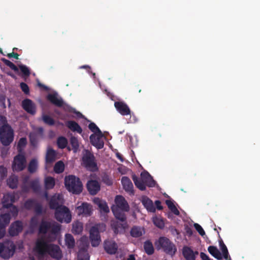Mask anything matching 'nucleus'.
<instances>
[{"label":"nucleus","mask_w":260,"mask_h":260,"mask_svg":"<svg viewBox=\"0 0 260 260\" xmlns=\"http://www.w3.org/2000/svg\"><path fill=\"white\" fill-rule=\"evenodd\" d=\"M47 99L52 104L57 107H61L63 105V100L61 98H58V95L56 93L49 94L47 96Z\"/></svg>","instance_id":"nucleus-25"},{"label":"nucleus","mask_w":260,"mask_h":260,"mask_svg":"<svg viewBox=\"0 0 260 260\" xmlns=\"http://www.w3.org/2000/svg\"><path fill=\"white\" fill-rule=\"evenodd\" d=\"M106 226L104 223H96L91 227L89 230V239L92 247L99 245L101 239L100 233L106 231Z\"/></svg>","instance_id":"nucleus-5"},{"label":"nucleus","mask_w":260,"mask_h":260,"mask_svg":"<svg viewBox=\"0 0 260 260\" xmlns=\"http://www.w3.org/2000/svg\"><path fill=\"white\" fill-rule=\"evenodd\" d=\"M166 204L168 206L169 209L176 215H179L180 212L177 209L173 202L171 200H167L166 201Z\"/></svg>","instance_id":"nucleus-42"},{"label":"nucleus","mask_w":260,"mask_h":260,"mask_svg":"<svg viewBox=\"0 0 260 260\" xmlns=\"http://www.w3.org/2000/svg\"><path fill=\"white\" fill-rule=\"evenodd\" d=\"M102 181L105 184L108 186L111 185L113 184L112 179L107 174H105L102 177Z\"/></svg>","instance_id":"nucleus-52"},{"label":"nucleus","mask_w":260,"mask_h":260,"mask_svg":"<svg viewBox=\"0 0 260 260\" xmlns=\"http://www.w3.org/2000/svg\"><path fill=\"white\" fill-rule=\"evenodd\" d=\"M19 67L21 72L25 76L28 77L30 75V71L26 66L21 64Z\"/></svg>","instance_id":"nucleus-50"},{"label":"nucleus","mask_w":260,"mask_h":260,"mask_svg":"<svg viewBox=\"0 0 260 260\" xmlns=\"http://www.w3.org/2000/svg\"><path fill=\"white\" fill-rule=\"evenodd\" d=\"M61 200V196L60 194H55L51 198L49 203L50 208L55 210L56 216L58 218H59V214L60 213L59 210L63 206L61 205L62 203Z\"/></svg>","instance_id":"nucleus-13"},{"label":"nucleus","mask_w":260,"mask_h":260,"mask_svg":"<svg viewBox=\"0 0 260 260\" xmlns=\"http://www.w3.org/2000/svg\"><path fill=\"white\" fill-rule=\"evenodd\" d=\"M7 56L9 58L14 57V58L18 59L19 55L17 53L12 52L8 53Z\"/></svg>","instance_id":"nucleus-59"},{"label":"nucleus","mask_w":260,"mask_h":260,"mask_svg":"<svg viewBox=\"0 0 260 260\" xmlns=\"http://www.w3.org/2000/svg\"><path fill=\"white\" fill-rule=\"evenodd\" d=\"M144 249L148 255L152 254L154 251L153 244L150 240H147L144 243Z\"/></svg>","instance_id":"nucleus-37"},{"label":"nucleus","mask_w":260,"mask_h":260,"mask_svg":"<svg viewBox=\"0 0 260 260\" xmlns=\"http://www.w3.org/2000/svg\"><path fill=\"white\" fill-rule=\"evenodd\" d=\"M38 224V219L36 217H32L30 219V225L32 226H36Z\"/></svg>","instance_id":"nucleus-58"},{"label":"nucleus","mask_w":260,"mask_h":260,"mask_svg":"<svg viewBox=\"0 0 260 260\" xmlns=\"http://www.w3.org/2000/svg\"><path fill=\"white\" fill-rule=\"evenodd\" d=\"M86 187L89 194L91 195H95L101 189L100 183L95 180H88L86 184Z\"/></svg>","instance_id":"nucleus-16"},{"label":"nucleus","mask_w":260,"mask_h":260,"mask_svg":"<svg viewBox=\"0 0 260 260\" xmlns=\"http://www.w3.org/2000/svg\"><path fill=\"white\" fill-rule=\"evenodd\" d=\"M88 127L91 132L94 133L95 134H98L101 136H103L102 132L94 123L91 122L89 123Z\"/></svg>","instance_id":"nucleus-46"},{"label":"nucleus","mask_w":260,"mask_h":260,"mask_svg":"<svg viewBox=\"0 0 260 260\" xmlns=\"http://www.w3.org/2000/svg\"><path fill=\"white\" fill-rule=\"evenodd\" d=\"M7 175V169L4 166H0V177L3 179Z\"/></svg>","instance_id":"nucleus-56"},{"label":"nucleus","mask_w":260,"mask_h":260,"mask_svg":"<svg viewBox=\"0 0 260 260\" xmlns=\"http://www.w3.org/2000/svg\"><path fill=\"white\" fill-rule=\"evenodd\" d=\"M155 204L156 205V207L157 209L159 210L162 209V206L161 205V202L159 200H157L155 202Z\"/></svg>","instance_id":"nucleus-63"},{"label":"nucleus","mask_w":260,"mask_h":260,"mask_svg":"<svg viewBox=\"0 0 260 260\" xmlns=\"http://www.w3.org/2000/svg\"><path fill=\"white\" fill-rule=\"evenodd\" d=\"M93 202L98 206L101 211L104 213L109 212V207L105 201L101 200L99 198H96L94 199Z\"/></svg>","instance_id":"nucleus-28"},{"label":"nucleus","mask_w":260,"mask_h":260,"mask_svg":"<svg viewBox=\"0 0 260 260\" xmlns=\"http://www.w3.org/2000/svg\"><path fill=\"white\" fill-rule=\"evenodd\" d=\"M219 246L222 252L228 250L226 246L223 243L222 239H220L219 241Z\"/></svg>","instance_id":"nucleus-57"},{"label":"nucleus","mask_w":260,"mask_h":260,"mask_svg":"<svg viewBox=\"0 0 260 260\" xmlns=\"http://www.w3.org/2000/svg\"><path fill=\"white\" fill-rule=\"evenodd\" d=\"M18 182V178L15 176L10 177L7 180L8 186L12 189H15L17 187Z\"/></svg>","instance_id":"nucleus-41"},{"label":"nucleus","mask_w":260,"mask_h":260,"mask_svg":"<svg viewBox=\"0 0 260 260\" xmlns=\"http://www.w3.org/2000/svg\"><path fill=\"white\" fill-rule=\"evenodd\" d=\"M185 231L186 234L189 236H191L193 234L192 229L189 227L187 226L185 228Z\"/></svg>","instance_id":"nucleus-64"},{"label":"nucleus","mask_w":260,"mask_h":260,"mask_svg":"<svg viewBox=\"0 0 260 260\" xmlns=\"http://www.w3.org/2000/svg\"><path fill=\"white\" fill-rule=\"evenodd\" d=\"M27 144V140L26 138H21L19 139L17 148V150L19 152L22 151V150L25 147Z\"/></svg>","instance_id":"nucleus-47"},{"label":"nucleus","mask_w":260,"mask_h":260,"mask_svg":"<svg viewBox=\"0 0 260 260\" xmlns=\"http://www.w3.org/2000/svg\"><path fill=\"white\" fill-rule=\"evenodd\" d=\"M38 168V161L37 159L32 158L29 162L27 170L31 174L35 173Z\"/></svg>","instance_id":"nucleus-35"},{"label":"nucleus","mask_w":260,"mask_h":260,"mask_svg":"<svg viewBox=\"0 0 260 260\" xmlns=\"http://www.w3.org/2000/svg\"><path fill=\"white\" fill-rule=\"evenodd\" d=\"M144 234V229L138 226H134L130 231L131 236L134 238H139Z\"/></svg>","instance_id":"nucleus-30"},{"label":"nucleus","mask_w":260,"mask_h":260,"mask_svg":"<svg viewBox=\"0 0 260 260\" xmlns=\"http://www.w3.org/2000/svg\"><path fill=\"white\" fill-rule=\"evenodd\" d=\"M182 254L186 260H195V254H198V252L194 253L191 248L188 246H184L182 249Z\"/></svg>","instance_id":"nucleus-26"},{"label":"nucleus","mask_w":260,"mask_h":260,"mask_svg":"<svg viewBox=\"0 0 260 260\" xmlns=\"http://www.w3.org/2000/svg\"><path fill=\"white\" fill-rule=\"evenodd\" d=\"M200 256L202 260H211L208 255L204 252H201Z\"/></svg>","instance_id":"nucleus-60"},{"label":"nucleus","mask_w":260,"mask_h":260,"mask_svg":"<svg viewBox=\"0 0 260 260\" xmlns=\"http://www.w3.org/2000/svg\"><path fill=\"white\" fill-rule=\"evenodd\" d=\"M142 203L148 211L151 212L155 211V207L153 205L152 201L148 197H143L142 199Z\"/></svg>","instance_id":"nucleus-27"},{"label":"nucleus","mask_w":260,"mask_h":260,"mask_svg":"<svg viewBox=\"0 0 260 260\" xmlns=\"http://www.w3.org/2000/svg\"><path fill=\"white\" fill-rule=\"evenodd\" d=\"M10 206H12V207H13L12 212H13L14 214L17 215L18 213V209H17V207H15V206H13L12 203H11L10 204H8L6 207H9Z\"/></svg>","instance_id":"nucleus-62"},{"label":"nucleus","mask_w":260,"mask_h":260,"mask_svg":"<svg viewBox=\"0 0 260 260\" xmlns=\"http://www.w3.org/2000/svg\"><path fill=\"white\" fill-rule=\"evenodd\" d=\"M68 142L66 138L63 136L59 137L57 140V145L59 148L64 149L68 145Z\"/></svg>","instance_id":"nucleus-40"},{"label":"nucleus","mask_w":260,"mask_h":260,"mask_svg":"<svg viewBox=\"0 0 260 260\" xmlns=\"http://www.w3.org/2000/svg\"><path fill=\"white\" fill-rule=\"evenodd\" d=\"M83 231L82 223L77 222L73 224L72 233L75 235H79L82 233Z\"/></svg>","instance_id":"nucleus-39"},{"label":"nucleus","mask_w":260,"mask_h":260,"mask_svg":"<svg viewBox=\"0 0 260 260\" xmlns=\"http://www.w3.org/2000/svg\"><path fill=\"white\" fill-rule=\"evenodd\" d=\"M76 211L79 215L89 216L92 213L91 206L87 203H82L81 205L76 208Z\"/></svg>","instance_id":"nucleus-18"},{"label":"nucleus","mask_w":260,"mask_h":260,"mask_svg":"<svg viewBox=\"0 0 260 260\" xmlns=\"http://www.w3.org/2000/svg\"><path fill=\"white\" fill-rule=\"evenodd\" d=\"M65 244L69 249H73L75 245V241L73 236L71 234L65 235Z\"/></svg>","instance_id":"nucleus-33"},{"label":"nucleus","mask_w":260,"mask_h":260,"mask_svg":"<svg viewBox=\"0 0 260 260\" xmlns=\"http://www.w3.org/2000/svg\"><path fill=\"white\" fill-rule=\"evenodd\" d=\"M64 170V165L61 160L57 161L54 166V171L56 173H61L63 172Z\"/></svg>","instance_id":"nucleus-43"},{"label":"nucleus","mask_w":260,"mask_h":260,"mask_svg":"<svg viewBox=\"0 0 260 260\" xmlns=\"http://www.w3.org/2000/svg\"><path fill=\"white\" fill-rule=\"evenodd\" d=\"M20 87L22 90V91L25 94H28L29 93V88L28 86L24 82H21L20 84Z\"/></svg>","instance_id":"nucleus-54"},{"label":"nucleus","mask_w":260,"mask_h":260,"mask_svg":"<svg viewBox=\"0 0 260 260\" xmlns=\"http://www.w3.org/2000/svg\"><path fill=\"white\" fill-rule=\"evenodd\" d=\"M37 203V201L33 199H28L24 203V207L27 210H30L34 208Z\"/></svg>","instance_id":"nucleus-49"},{"label":"nucleus","mask_w":260,"mask_h":260,"mask_svg":"<svg viewBox=\"0 0 260 260\" xmlns=\"http://www.w3.org/2000/svg\"><path fill=\"white\" fill-rule=\"evenodd\" d=\"M66 126L72 131L77 132L81 134L82 133V129L78 123L73 120H69L66 122Z\"/></svg>","instance_id":"nucleus-29"},{"label":"nucleus","mask_w":260,"mask_h":260,"mask_svg":"<svg viewBox=\"0 0 260 260\" xmlns=\"http://www.w3.org/2000/svg\"><path fill=\"white\" fill-rule=\"evenodd\" d=\"M208 250L210 254L216 259L220 260L222 258L220 252L216 246H210L208 248Z\"/></svg>","instance_id":"nucleus-32"},{"label":"nucleus","mask_w":260,"mask_h":260,"mask_svg":"<svg viewBox=\"0 0 260 260\" xmlns=\"http://www.w3.org/2000/svg\"><path fill=\"white\" fill-rule=\"evenodd\" d=\"M60 213L59 214V218L56 216V211L54 213V217L55 219L60 222L70 223L72 220V215L69 209L66 206L61 207L59 210Z\"/></svg>","instance_id":"nucleus-12"},{"label":"nucleus","mask_w":260,"mask_h":260,"mask_svg":"<svg viewBox=\"0 0 260 260\" xmlns=\"http://www.w3.org/2000/svg\"><path fill=\"white\" fill-rule=\"evenodd\" d=\"M30 143L31 146H37L38 142V135L35 133H31L29 135Z\"/></svg>","instance_id":"nucleus-44"},{"label":"nucleus","mask_w":260,"mask_h":260,"mask_svg":"<svg viewBox=\"0 0 260 260\" xmlns=\"http://www.w3.org/2000/svg\"><path fill=\"white\" fill-rule=\"evenodd\" d=\"M14 140V131L10 125H4L0 128V142L3 145L9 146Z\"/></svg>","instance_id":"nucleus-8"},{"label":"nucleus","mask_w":260,"mask_h":260,"mask_svg":"<svg viewBox=\"0 0 260 260\" xmlns=\"http://www.w3.org/2000/svg\"><path fill=\"white\" fill-rule=\"evenodd\" d=\"M83 162L85 167L88 170L94 171L98 169L95 157L93 154L87 151L82 157Z\"/></svg>","instance_id":"nucleus-10"},{"label":"nucleus","mask_w":260,"mask_h":260,"mask_svg":"<svg viewBox=\"0 0 260 260\" xmlns=\"http://www.w3.org/2000/svg\"><path fill=\"white\" fill-rule=\"evenodd\" d=\"M114 106L117 111L122 115H128L131 114L129 107L123 102H115Z\"/></svg>","instance_id":"nucleus-21"},{"label":"nucleus","mask_w":260,"mask_h":260,"mask_svg":"<svg viewBox=\"0 0 260 260\" xmlns=\"http://www.w3.org/2000/svg\"><path fill=\"white\" fill-rule=\"evenodd\" d=\"M104 248L107 253L112 255L116 253L118 250V245L113 240H106L104 243Z\"/></svg>","instance_id":"nucleus-17"},{"label":"nucleus","mask_w":260,"mask_h":260,"mask_svg":"<svg viewBox=\"0 0 260 260\" xmlns=\"http://www.w3.org/2000/svg\"><path fill=\"white\" fill-rule=\"evenodd\" d=\"M140 176L141 178H139L135 174L132 175V179L136 186L140 190H145L146 186L149 187L155 186L156 182L148 172H142Z\"/></svg>","instance_id":"nucleus-3"},{"label":"nucleus","mask_w":260,"mask_h":260,"mask_svg":"<svg viewBox=\"0 0 260 260\" xmlns=\"http://www.w3.org/2000/svg\"><path fill=\"white\" fill-rule=\"evenodd\" d=\"M103 137L98 134L91 135L89 137L91 144L98 149L103 148L104 146V142L102 139Z\"/></svg>","instance_id":"nucleus-20"},{"label":"nucleus","mask_w":260,"mask_h":260,"mask_svg":"<svg viewBox=\"0 0 260 260\" xmlns=\"http://www.w3.org/2000/svg\"><path fill=\"white\" fill-rule=\"evenodd\" d=\"M88 243L85 242L83 247L79 248L78 252V260H89V255L88 253Z\"/></svg>","instance_id":"nucleus-22"},{"label":"nucleus","mask_w":260,"mask_h":260,"mask_svg":"<svg viewBox=\"0 0 260 260\" xmlns=\"http://www.w3.org/2000/svg\"><path fill=\"white\" fill-rule=\"evenodd\" d=\"M34 208L35 212L37 215H41L43 212V207L41 204L37 202Z\"/></svg>","instance_id":"nucleus-53"},{"label":"nucleus","mask_w":260,"mask_h":260,"mask_svg":"<svg viewBox=\"0 0 260 260\" xmlns=\"http://www.w3.org/2000/svg\"><path fill=\"white\" fill-rule=\"evenodd\" d=\"M15 249V245L12 242L0 243V256L8 259L13 255Z\"/></svg>","instance_id":"nucleus-9"},{"label":"nucleus","mask_w":260,"mask_h":260,"mask_svg":"<svg viewBox=\"0 0 260 260\" xmlns=\"http://www.w3.org/2000/svg\"><path fill=\"white\" fill-rule=\"evenodd\" d=\"M70 144L72 147V149L74 153H76L79 150V142L77 138L72 136L70 139Z\"/></svg>","instance_id":"nucleus-38"},{"label":"nucleus","mask_w":260,"mask_h":260,"mask_svg":"<svg viewBox=\"0 0 260 260\" xmlns=\"http://www.w3.org/2000/svg\"><path fill=\"white\" fill-rule=\"evenodd\" d=\"M153 223L157 227L160 229H163L165 226L163 220L157 217L153 219Z\"/></svg>","instance_id":"nucleus-51"},{"label":"nucleus","mask_w":260,"mask_h":260,"mask_svg":"<svg viewBox=\"0 0 260 260\" xmlns=\"http://www.w3.org/2000/svg\"><path fill=\"white\" fill-rule=\"evenodd\" d=\"M30 187L35 193H39L41 191V186L39 179L36 178L29 182Z\"/></svg>","instance_id":"nucleus-36"},{"label":"nucleus","mask_w":260,"mask_h":260,"mask_svg":"<svg viewBox=\"0 0 260 260\" xmlns=\"http://www.w3.org/2000/svg\"><path fill=\"white\" fill-rule=\"evenodd\" d=\"M115 205L111 207V210L115 217L123 222L126 220L125 212L129 210V206L125 198L122 196H116L115 199Z\"/></svg>","instance_id":"nucleus-2"},{"label":"nucleus","mask_w":260,"mask_h":260,"mask_svg":"<svg viewBox=\"0 0 260 260\" xmlns=\"http://www.w3.org/2000/svg\"><path fill=\"white\" fill-rule=\"evenodd\" d=\"M26 160L23 154H18L14 158L12 163V169L14 171L20 172L26 167Z\"/></svg>","instance_id":"nucleus-11"},{"label":"nucleus","mask_w":260,"mask_h":260,"mask_svg":"<svg viewBox=\"0 0 260 260\" xmlns=\"http://www.w3.org/2000/svg\"><path fill=\"white\" fill-rule=\"evenodd\" d=\"M56 159V152L52 148H49L47 150L45 160L47 164H52Z\"/></svg>","instance_id":"nucleus-31"},{"label":"nucleus","mask_w":260,"mask_h":260,"mask_svg":"<svg viewBox=\"0 0 260 260\" xmlns=\"http://www.w3.org/2000/svg\"><path fill=\"white\" fill-rule=\"evenodd\" d=\"M23 230L22 222L20 220H16L11 223L9 229V234L12 236H17Z\"/></svg>","instance_id":"nucleus-15"},{"label":"nucleus","mask_w":260,"mask_h":260,"mask_svg":"<svg viewBox=\"0 0 260 260\" xmlns=\"http://www.w3.org/2000/svg\"><path fill=\"white\" fill-rule=\"evenodd\" d=\"M23 109L28 113L34 114L36 113L35 107L31 100L26 99L22 102Z\"/></svg>","instance_id":"nucleus-24"},{"label":"nucleus","mask_w":260,"mask_h":260,"mask_svg":"<svg viewBox=\"0 0 260 260\" xmlns=\"http://www.w3.org/2000/svg\"><path fill=\"white\" fill-rule=\"evenodd\" d=\"M194 227L200 235L203 236L205 235L204 230L199 224L197 223H194Z\"/></svg>","instance_id":"nucleus-55"},{"label":"nucleus","mask_w":260,"mask_h":260,"mask_svg":"<svg viewBox=\"0 0 260 260\" xmlns=\"http://www.w3.org/2000/svg\"><path fill=\"white\" fill-rule=\"evenodd\" d=\"M222 252V254H223V257H224V258L225 260H231V258L229 254L228 250L225 251H223Z\"/></svg>","instance_id":"nucleus-61"},{"label":"nucleus","mask_w":260,"mask_h":260,"mask_svg":"<svg viewBox=\"0 0 260 260\" xmlns=\"http://www.w3.org/2000/svg\"><path fill=\"white\" fill-rule=\"evenodd\" d=\"M55 184V179L53 177L51 176L45 177L44 179V185L46 189L49 190L53 188Z\"/></svg>","instance_id":"nucleus-34"},{"label":"nucleus","mask_w":260,"mask_h":260,"mask_svg":"<svg viewBox=\"0 0 260 260\" xmlns=\"http://www.w3.org/2000/svg\"><path fill=\"white\" fill-rule=\"evenodd\" d=\"M67 189L73 194H78L82 191V184L80 179L74 175H69L64 178Z\"/></svg>","instance_id":"nucleus-4"},{"label":"nucleus","mask_w":260,"mask_h":260,"mask_svg":"<svg viewBox=\"0 0 260 260\" xmlns=\"http://www.w3.org/2000/svg\"><path fill=\"white\" fill-rule=\"evenodd\" d=\"M11 217L9 213L0 215V239L6 235V228L10 222Z\"/></svg>","instance_id":"nucleus-14"},{"label":"nucleus","mask_w":260,"mask_h":260,"mask_svg":"<svg viewBox=\"0 0 260 260\" xmlns=\"http://www.w3.org/2000/svg\"><path fill=\"white\" fill-rule=\"evenodd\" d=\"M42 120L45 124L50 126L53 125L55 124L54 120L51 116L46 114L42 115Z\"/></svg>","instance_id":"nucleus-45"},{"label":"nucleus","mask_w":260,"mask_h":260,"mask_svg":"<svg viewBox=\"0 0 260 260\" xmlns=\"http://www.w3.org/2000/svg\"><path fill=\"white\" fill-rule=\"evenodd\" d=\"M124 223H120L118 221H115L111 223V226L115 234L123 232L127 226L126 220L123 221Z\"/></svg>","instance_id":"nucleus-23"},{"label":"nucleus","mask_w":260,"mask_h":260,"mask_svg":"<svg viewBox=\"0 0 260 260\" xmlns=\"http://www.w3.org/2000/svg\"><path fill=\"white\" fill-rule=\"evenodd\" d=\"M123 189L131 196L134 195L133 184L130 179L126 176H123L121 180Z\"/></svg>","instance_id":"nucleus-19"},{"label":"nucleus","mask_w":260,"mask_h":260,"mask_svg":"<svg viewBox=\"0 0 260 260\" xmlns=\"http://www.w3.org/2000/svg\"><path fill=\"white\" fill-rule=\"evenodd\" d=\"M34 250L41 256L48 254L56 260H61L63 257L62 251L58 245L49 244L43 238L37 240Z\"/></svg>","instance_id":"nucleus-1"},{"label":"nucleus","mask_w":260,"mask_h":260,"mask_svg":"<svg viewBox=\"0 0 260 260\" xmlns=\"http://www.w3.org/2000/svg\"><path fill=\"white\" fill-rule=\"evenodd\" d=\"M2 61L5 63V65L9 67L11 69L15 72H18V69L16 65H15L11 61L3 58L2 59Z\"/></svg>","instance_id":"nucleus-48"},{"label":"nucleus","mask_w":260,"mask_h":260,"mask_svg":"<svg viewBox=\"0 0 260 260\" xmlns=\"http://www.w3.org/2000/svg\"><path fill=\"white\" fill-rule=\"evenodd\" d=\"M155 245L157 249H162L166 253L172 256L174 255L177 251L175 245L165 237H159L155 242Z\"/></svg>","instance_id":"nucleus-7"},{"label":"nucleus","mask_w":260,"mask_h":260,"mask_svg":"<svg viewBox=\"0 0 260 260\" xmlns=\"http://www.w3.org/2000/svg\"><path fill=\"white\" fill-rule=\"evenodd\" d=\"M61 230V225L54 221L42 219L40 223L38 232L39 234L45 235L50 231L52 235H57Z\"/></svg>","instance_id":"nucleus-6"}]
</instances>
